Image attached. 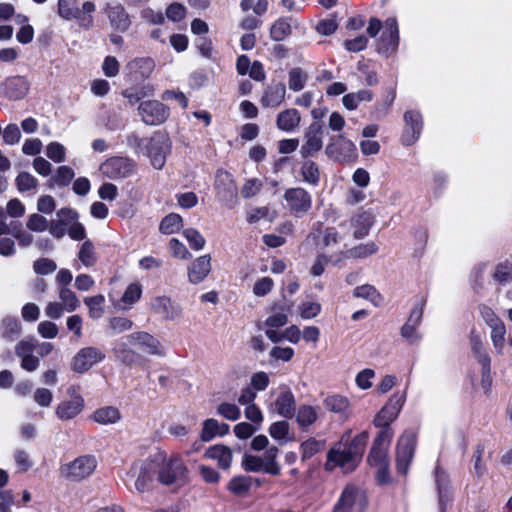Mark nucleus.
<instances>
[{
  "label": "nucleus",
  "mask_w": 512,
  "mask_h": 512,
  "mask_svg": "<svg viewBox=\"0 0 512 512\" xmlns=\"http://www.w3.org/2000/svg\"><path fill=\"white\" fill-rule=\"evenodd\" d=\"M399 31L395 18H388L385 21V30L381 36L378 51L388 54L396 50L398 46Z\"/></svg>",
  "instance_id": "nucleus-26"
},
{
  "label": "nucleus",
  "mask_w": 512,
  "mask_h": 512,
  "mask_svg": "<svg viewBox=\"0 0 512 512\" xmlns=\"http://www.w3.org/2000/svg\"><path fill=\"white\" fill-rule=\"evenodd\" d=\"M46 156L56 163L65 161L66 149L59 142H51L46 146Z\"/></svg>",
  "instance_id": "nucleus-63"
},
{
  "label": "nucleus",
  "mask_w": 512,
  "mask_h": 512,
  "mask_svg": "<svg viewBox=\"0 0 512 512\" xmlns=\"http://www.w3.org/2000/svg\"><path fill=\"white\" fill-rule=\"evenodd\" d=\"M183 235L193 250L199 251L204 248V246L206 244V240L201 235V233L199 231H197L196 229L187 228L183 231Z\"/></svg>",
  "instance_id": "nucleus-59"
},
{
  "label": "nucleus",
  "mask_w": 512,
  "mask_h": 512,
  "mask_svg": "<svg viewBox=\"0 0 512 512\" xmlns=\"http://www.w3.org/2000/svg\"><path fill=\"white\" fill-rule=\"evenodd\" d=\"M106 14L110 24L120 30L125 31L130 26V20L125 12V9L120 4H108L106 7Z\"/></svg>",
  "instance_id": "nucleus-33"
},
{
  "label": "nucleus",
  "mask_w": 512,
  "mask_h": 512,
  "mask_svg": "<svg viewBox=\"0 0 512 512\" xmlns=\"http://www.w3.org/2000/svg\"><path fill=\"white\" fill-rule=\"evenodd\" d=\"M78 258L85 267H92L95 265L97 258L95 255L94 245L91 241L87 240L82 244L78 252Z\"/></svg>",
  "instance_id": "nucleus-51"
},
{
  "label": "nucleus",
  "mask_w": 512,
  "mask_h": 512,
  "mask_svg": "<svg viewBox=\"0 0 512 512\" xmlns=\"http://www.w3.org/2000/svg\"><path fill=\"white\" fill-rule=\"evenodd\" d=\"M394 431H379L373 441L368 462L371 466L379 468L380 472H385L388 466V451Z\"/></svg>",
  "instance_id": "nucleus-9"
},
{
  "label": "nucleus",
  "mask_w": 512,
  "mask_h": 512,
  "mask_svg": "<svg viewBox=\"0 0 512 512\" xmlns=\"http://www.w3.org/2000/svg\"><path fill=\"white\" fill-rule=\"evenodd\" d=\"M286 98V87L281 82L268 85L261 97L260 103L264 108H277Z\"/></svg>",
  "instance_id": "nucleus-27"
},
{
  "label": "nucleus",
  "mask_w": 512,
  "mask_h": 512,
  "mask_svg": "<svg viewBox=\"0 0 512 512\" xmlns=\"http://www.w3.org/2000/svg\"><path fill=\"white\" fill-rule=\"evenodd\" d=\"M212 269L210 255L197 257L187 268L188 281L191 284H199L210 274Z\"/></svg>",
  "instance_id": "nucleus-25"
},
{
  "label": "nucleus",
  "mask_w": 512,
  "mask_h": 512,
  "mask_svg": "<svg viewBox=\"0 0 512 512\" xmlns=\"http://www.w3.org/2000/svg\"><path fill=\"white\" fill-rule=\"evenodd\" d=\"M171 143L162 133H155L145 146V155L150 159L151 165L160 170L164 167L166 156L169 154Z\"/></svg>",
  "instance_id": "nucleus-11"
},
{
  "label": "nucleus",
  "mask_w": 512,
  "mask_h": 512,
  "mask_svg": "<svg viewBox=\"0 0 512 512\" xmlns=\"http://www.w3.org/2000/svg\"><path fill=\"white\" fill-rule=\"evenodd\" d=\"M138 114L145 124L160 125L169 117V108L157 100H147L139 104Z\"/></svg>",
  "instance_id": "nucleus-19"
},
{
  "label": "nucleus",
  "mask_w": 512,
  "mask_h": 512,
  "mask_svg": "<svg viewBox=\"0 0 512 512\" xmlns=\"http://www.w3.org/2000/svg\"><path fill=\"white\" fill-rule=\"evenodd\" d=\"M127 341L132 346H137L139 349L149 355L160 354V343L152 335L145 332L133 333L127 336Z\"/></svg>",
  "instance_id": "nucleus-29"
},
{
  "label": "nucleus",
  "mask_w": 512,
  "mask_h": 512,
  "mask_svg": "<svg viewBox=\"0 0 512 512\" xmlns=\"http://www.w3.org/2000/svg\"><path fill=\"white\" fill-rule=\"evenodd\" d=\"M318 419L317 409L311 405H301L296 413L297 424L305 429L312 426Z\"/></svg>",
  "instance_id": "nucleus-39"
},
{
  "label": "nucleus",
  "mask_w": 512,
  "mask_h": 512,
  "mask_svg": "<svg viewBox=\"0 0 512 512\" xmlns=\"http://www.w3.org/2000/svg\"><path fill=\"white\" fill-rule=\"evenodd\" d=\"M378 251V246L374 242L360 244L347 250H341L331 254V263L340 266L347 259H365Z\"/></svg>",
  "instance_id": "nucleus-20"
},
{
  "label": "nucleus",
  "mask_w": 512,
  "mask_h": 512,
  "mask_svg": "<svg viewBox=\"0 0 512 512\" xmlns=\"http://www.w3.org/2000/svg\"><path fill=\"white\" fill-rule=\"evenodd\" d=\"M301 175L304 181L316 185L320 179L318 165L313 161H305L301 167Z\"/></svg>",
  "instance_id": "nucleus-53"
},
{
  "label": "nucleus",
  "mask_w": 512,
  "mask_h": 512,
  "mask_svg": "<svg viewBox=\"0 0 512 512\" xmlns=\"http://www.w3.org/2000/svg\"><path fill=\"white\" fill-rule=\"evenodd\" d=\"M368 438L369 434L366 431L356 435L352 440L349 434L343 435L328 452L326 469L340 467L346 473L353 471L362 458Z\"/></svg>",
  "instance_id": "nucleus-1"
},
{
  "label": "nucleus",
  "mask_w": 512,
  "mask_h": 512,
  "mask_svg": "<svg viewBox=\"0 0 512 512\" xmlns=\"http://www.w3.org/2000/svg\"><path fill=\"white\" fill-rule=\"evenodd\" d=\"M183 227V218L177 213H170L165 216L159 225L162 234L170 235L178 232Z\"/></svg>",
  "instance_id": "nucleus-41"
},
{
  "label": "nucleus",
  "mask_w": 512,
  "mask_h": 512,
  "mask_svg": "<svg viewBox=\"0 0 512 512\" xmlns=\"http://www.w3.org/2000/svg\"><path fill=\"white\" fill-rule=\"evenodd\" d=\"M279 454V449L272 445L266 449L262 458L264 464V472L271 475H279L281 468L279 463L277 462V457Z\"/></svg>",
  "instance_id": "nucleus-38"
},
{
  "label": "nucleus",
  "mask_w": 512,
  "mask_h": 512,
  "mask_svg": "<svg viewBox=\"0 0 512 512\" xmlns=\"http://www.w3.org/2000/svg\"><path fill=\"white\" fill-rule=\"evenodd\" d=\"M364 492L354 485H347L334 506L333 512H363L366 507Z\"/></svg>",
  "instance_id": "nucleus-12"
},
{
  "label": "nucleus",
  "mask_w": 512,
  "mask_h": 512,
  "mask_svg": "<svg viewBox=\"0 0 512 512\" xmlns=\"http://www.w3.org/2000/svg\"><path fill=\"white\" fill-rule=\"evenodd\" d=\"M151 310L165 320L173 321L182 316V308L167 296H158L151 301Z\"/></svg>",
  "instance_id": "nucleus-23"
},
{
  "label": "nucleus",
  "mask_w": 512,
  "mask_h": 512,
  "mask_svg": "<svg viewBox=\"0 0 512 512\" xmlns=\"http://www.w3.org/2000/svg\"><path fill=\"white\" fill-rule=\"evenodd\" d=\"M307 80L308 76L301 68H292L288 73V86L294 92L301 91L305 87Z\"/></svg>",
  "instance_id": "nucleus-46"
},
{
  "label": "nucleus",
  "mask_w": 512,
  "mask_h": 512,
  "mask_svg": "<svg viewBox=\"0 0 512 512\" xmlns=\"http://www.w3.org/2000/svg\"><path fill=\"white\" fill-rule=\"evenodd\" d=\"M423 315V304H418L412 309L409 318L401 328V335L410 344H416L421 339L418 327Z\"/></svg>",
  "instance_id": "nucleus-24"
},
{
  "label": "nucleus",
  "mask_w": 512,
  "mask_h": 512,
  "mask_svg": "<svg viewBox=\"0 0 512 512\" xmlns=\"http://www.w3.org/2000/svg\"><path fill=\"white\" fill-rule=\"evenodd\" d=\"M344 240V236L334 227L322 229V224L317 223L307 236V241H313L322 250H334L338 248Z\"/></svg>",
  "instance_id": "nucleus-15"
},
{
  "label": "nucleus",
  "mask_w": 512,
  "mask_h": 512,
  "mask_svg": "<svg viewBox=\"0 0 512 512\" xmlns=\"http://www.w3.org/2000/svg\"><path fill=\"white\" fill-rule=\"evenodd\" d=\"M275 398L269 404L268 411L283 418H292L296 411V399L287 385H280L274 392Z\"/></svg>",
  "instance_id": "nucleus-13"
},
{
  "label": "nucleus",
  "mask_w": 512,
  "mask_h": 512,
  "mask_svg": "<svg viewBox=\"0 0 512 512\" xmlns=\"http://www.w3.org/2000/svg\"><path fill=\"white\" fill-rule=\"evenodd\" d=\"M154 462L159 484L177 490L189 483L190 470L180 453L160 452Z\"/></svg>",
  "instance_id": "nucleus-2"
},
{
  "label": "nucleus",
  "mask_w": 512,
  "mask_h": 512,
  "mask_svg": "<svg viewBox=\"0 0 512 512\" xmlns=\"http://www.w3.org/2000/svg\"><path fill=\"white\" fill-rule=\"evenodd\" d=\"M104 359L105 354L100 349L93 346L84 347L72 358L71 369L76 373L83 374Z\"/></svg>",
  "instance_id": "nucleus-17"
},
{
  "label": "nucleus",
  "mask_w": 512,
  "mask_h": 512,
  "mask_svg": "<svg viewBox=\"0 0 512 512\" xmlns=\"http://www.w3.org/2000/svg\"><path fill=\"white\" fill-rule=\"evenodd\" d=\"M215 190L219 201L228 208L238 202V190L232 175L226 171H218L215 179Z\"/></svg>",
  "instance_id": "nucleus-14"
},
{
  "label": "nucleus",
  "mask_w": 512,
  "mask_h": 512,
  "mask_svg": "<svg viewBox=\"0 0 512 512\" xmlns=\"http://www.w3.org/2000/svg\"><path fill=\"white\" fill-rule=\"evenodd\" d=\"M132 344L127 341V337L115 343L113 348L115 356L124 363H130L133 360L132 350L129 348Z\"/></svg>",
  "instance_id": "nucleus-54"
},
{
  "label": "nucleus",
  "mask_w": 512,
  "mask_h": 512,
  "mask_svg": "<svg viewBox=\"0 0 512 512\" xmlns=\"http://www.w3.org/2000/svg\"><path fill=\"white\" fill-rule=\"evenodd\" d=\"M322 147V127L318 123H312L304 133V143L301 146L300 153L302 157L307 158L319 152Z\"/></svg>",
  "instance_id": "nucleus-22"
},
{
  "label": "nucleus",
  "mask_w": 512,
  "mask_h": 512,
  "mask_svg": "<svg viewBox=\"0 0 512 512\" xmlns=\"http://www.w3.org/2000/svg\"><path fill=\"white\" fill-rule=\"evenodd\" d=\"M394 431H379L373 441L368 462L371 466L379 468L380 472H385L388 466V451Z\"/></svg>",
  "instance_id": "nucleus-8"
},
{
  "label": "nucleus",
  "mask_w": 512,
  "mask_h": 512,
  "mask_svg": "<svg viewBox=\"0 0 512 512\" xmlns=\"http://www.w3.org/2000/svg\"><path fill=\"white\" fill-rule=\"evenodd\" d=\"M355 144L339 135L332 139L331 143L326 146V155L335 162L346 163L354 160L357 156Z\"/></svg>",
  "instance_id": "nucleus-16"
},
{
  "label": "nucleus",
  "mask_w": 512,
  "mask_h": 512,
  "mask_svg": "<svg viewBox=\"0 0 512 512\" xmlns=\"http://www.w3.org/2000/svg\"><path fill=\"white\" fill-rule=\"evenodd\" d=\"M406 401L405 391H396L387 400L385 405L375 415L373 424L380 431H393L391 423H393L399 416L402 407Z\"/></svg>",
  "instance_id": "nucleus-4"
},
{
  "label": "nucleus",
  "mask_w": 512,
  "mask_h": 512,
  "mask_svg": "<svg viewBox=\"0 0 512 512\" xmlns=\"http://www.w3.org/2000/svg\"><path fill=\"white\" fill-rule=\"evenodd\" d=\"M132 325V321L125 317H113L108 322L109 331L112 335L129 331Z\"/></svg>",
  "instance_id": "nucleus-62"
},
{
  "label": "nucleus",
  "mask_w": 512,
  "mask_h": 512,
  "mask_svg": "<svg viewBox=\"0 0 512 512\" xmlns=\"http://www.w3.org/2000/svg\"><path fill=\"white\" fill-rule=\"evenodd\" d=\"M276 217L277 212L275 210H271L267 206L254 207L247 212V221L249 223L258 222L261 219H267L268 221L272 222L276 219Z\"/></svg>",
  "instance_id": "nucleus-48"
},
{
  "label": "nucleus",
  "mask_w": 512,
  "mask_h": 512,
  "mask_svg": "<svg viewBox=\"0 0 512 512\" xmlns=\"http://www.w3.org/2000/svg\"><path fill=\"white\" fill-rule=\"evenodd\" d=\"M253 481L254 479L248 476H237L229 481L228 489L233 494L241 496L249 491ZM255 482L257 483V485L260 484V482L257 479H255Z\"/></svg>",
  "instance_id": "nucleus-42"
},
{
  "label": "nucleus",
  "mask_w": 512,
  "mask_h": 512,
  "mask_svg": "<svg viewBox=\"0 0 512 512\" xmlns=\"http://www.w3.org/2000/svg\"><path fill=\"white\" fill-rule=\"evenodd\" d=\"M268 6V0H241L240 2V8L243 12H248L252 9L257 16L265 14L268 10Z\"/></svg>",
  "instance_id": "nucleus-55"
},
{
  "label": "nucleus",
  "mask_w": 512,
  "mask_h": 512,
  "mask_svg": "<svg viewBox=\"0 0 512 512\" xmlns=\"http://www.w3.org/2000/svg\"><path fill=\"white\" fill-rule=\"evenodd\" d=\"M141 295L142 287L139 283L129 284L120 299L121 307L123 309L131 308L140 299Z\"/></svg>",
  "instance_id": "nucleus-44"
},
{
  "label": "nucleus",
  "mask_w": 512,
  "mask_h": 512,
  "mask_svg": "<svg viewBox=\"0 0 512 512\" xmlns=\"http://www.w3.org/2000/svg\"><path fill=\"white\" fill-rule=\"evenodd\" d=\"M95 11V4L91 1H86L82 4V8H80L75 14V19L81 27L90 28L93 25V16L92 13Z\"/></svg>",
  "instance_id": "nucleus-45"
},
{
  "label": "nucleus",
  "mask_w": 512,
  "mask_h": 512,
  "mask_svg": "<svg viewBox=\"0 0 512 512\" xmlns=\"http://www.w3.org/2000/svg\"><path fill=\"white\" fill-rule=\"evenodd\" d=\"M78 213L70 208H62L56 213V218L50 221L49 232L57 239H61L75 222L78 221Z\"/></svg>",
  "instance_id": "nucleus-21"
},
{
  "label": "nucleus",
  "mask_w": 512,
  "mask_h": 512,
  "mask_svg": "<svg viewBox=\"0 0 512 512\" xmlns=\"http://www.w3.org/2000/svg\"><path fill=\"white\" fill-rule=\"evenodd\" d=\"M506 328L503 323H497L496 326L491 327V340L497 353L501 354L505 345Z\"/></svg>",
  "instance_id": "nucleus-58"
},
{
  "label": "nucleus",
  "mask_w": 512,
  "mask_h": 512,
  "mask_svg": "<svg viewBox=\"0 0 512 512\" xmlns=\"http://www.w3.org/2000/svg\"><path fill=\"white\" fill-rule=\"evenodd\" d=\"M321 304L317 301L307 300L303 301L298 306V312L302 319L308 320L317 317L321 313Z\"/></svg>",
  "instance_id": "nucleus-50"
},
{
  "label": "nucleus",
  "mask_w": 512,
  "mask_h": 512,
  "mask_svg": "<svg viewBox=\"0 0 512 512\" xmlns=\"http://www.w3.org/2000/svg\"><path fill=\"white\" fill-rule=\"evenodd\" d=\"M91 419L101 425H113L121 420V413L114 406H103L92 413Z\"/></svg>",
  "instance_id": "nucleus-34"
},
{
  "label": "nucleus",
  "mask_w": 512,
  "mask_h": 512,
  "mask_svg": "<svg viewBox=\"0 0 512 512\" xmlns=\"http://www.w3.org/2000/svg\"><path fill=\"white\" fill-rule=\"evenodd\" d=\"M17 189L20 192H26L36 189L38 186V180L28 172H21L15 179Z\"/></svg>",
  "instance_id": "nucleus-57"
},
{
  "label": "nucleus",
  "mask_w": 512,
  "mask_h": 512,
  "mask_svg": "<svg viewBox=\"0 0 512 512\" xmlns=\"http://www.w3.org/2000/svg\"><path fill=\"white\" fill-rule=\"evenodd\" d=\"M325 448V442L314 438L307 439L300 445L301 460L305 461Z\"/></svg>",
  "instance_id": "nucleus-47"
},
{
  "label": "nucleus",
  "mask_w": 512,
  "mask_h": 512,
  "mask_svg": "<svg viewBox=\"0 0 512 512\" xmlns=\"http://www.w3.org/2000/svg\"><path fill=\"white\" fill-rule=\"evenodd\" d=\"M58 297L62 305L66 308L67 313L74 312L80 306V300L69 287H59Z\"/></svg>",
  "instance_id": "nucleus-43"
},
{
  "label": "nucleus",
  "mask_w": 512,
  "mask_h": 512,
  "mask_svg": "<svg viewBox=\"0 0 512 512\" xmlns=\"http://www.w3.org/2000/svg\"><path fill=\"white\" fill-rule=\"evenodd\" d=\"M127 69L130 74L135 76L136 80L145 79L151 75L154 69V62L150 58L135 59L128 63Z\"/></svg>",
  "instance_id": "nucleus-36"
},
{
  "label": "nucleus",
  "mask_w": 512,
  "mask_h": 512,
  "mask_svg": "<svg viewBox=\"0 0 512 512\" xmlns=\"http://www.w3.org/2000/svg\"><path fill=\"white\" fill-rule=\"evenodd\" d=\"M493 278L500 283L512 280V263H500L495 267Z\"/></svg>",
  "instance_id": "nucleus-64"
},
{
  "label": "nucleus",
  "mask_w": 512,
  "mask_h": 512,
  "mask_svg": "<svg viewBox=\"0 0 512 512\" xmlns=\"http://www.w3.org/2000/svg\"><path fill=\"white\" fill-rule=\"evenodd\" d=\"M299 23L292 17L279 18L270 28V36L274 41H282L292 33L293 28H298Z\"/></svg>",
  "instance_id": "nucleus-31"
},
{
  "label": "nucleus",
  "mask_w": 512,
  "mask_h": 512,
  "mask_svg": "<svg viewBox=\"0 0 512 512\" xmlns=\"http://www.w3.org/2000/svg\"><path fill=\"white\" fill-rule=\"evenodd\" d=\"M373 99V93L370 90H359L348 93L342 98L343 106L348 110H356L360 103L370 102Z\"/></svg>",
  "instance_id": "nucleus-37"
},
{
  "label": "nucleus",
  "mask_w": 512,
  "mask_h": 512,
  "mask_svg": "<svg viewBox=\"0 0 512 512\" xmlns=\"http://www.w3.org/2000/svg\"><path fill=\"white\" fill-rule=\"evenodd\" d=\"M204 457L217 462L219 468H230L233 460L232 450L225 445L217 444L210 446L204 453Z\"/></svg>",
  "instance_id": "nucleus-30"
},
{
  "label": "nucleus",
  "mask_w": 512,
  "mask_h": 512,
  "mask_svg": "<svg viewBox=\"0 0 512 512\" xmlns=\"http://www.w3.org/2000/svg\"><path fill=\"white\" fill-rule=\"evenodd\" d=\"M481 365V388L486 395L491 393L492 389V373H491V359L483 358Z\"/></svg>",
  "instance_id": "nucleus-56"
},
{
  "label": "nucleus",
  "mask_w": 512,
  "mask_h": 512,
  "mask_svg": "<svg viewBox=\"0 0 512 512\" xmlns=\"http://www.w3.org/2000/svg\"><path fill=\"white\" fill-rule=\"evenodd\" d=\"M153 93L152 87L145 86L141 88H129L123 91V96L129 101L130 104L134 105L144 97Z\"/></svg>",
  "instance_id": "nucleus-61"
},
{
  "label": "nucleus",
  "mask_w": 512,
  "mask_h": 512,
  "mask_svg": "<svg viewBox=\"0 0 512 512\" xmlns=\"http://www.w3.org/2000/svg\"><path fill=\"white\" fill-rule=\"evenodd\" d=\"M80 8L76 0H59L58 13L65 20H71Z\"/></svg>",
  "instance_id": "nucleus-60"
},
{
  "label": "nucleus",
  "mask_w": 512,
  "mask_h": 512,
  "mask_svg": "<svg viewBox=\"0 0 512 512\" xmlns=\"http://www.w3.org/2000/svg\"><path fill=\"white\" fill-rule=\"evenodd\" d=\"M155 475L157 476L155 462L145 459L134 462L122 479L131 492L142 494L151 489Z\"/></svg>",
  "instance_id": "nucleus-3"
},
{
  "label": "nucleus",
  "mask_w": 512,
  "mask_h": 512,
  "mask_svg": "<svg viewBox=\"0 0 512 512\" xmlns=\"http://www.w3.org/2000/svg\"><path fill=\"white\" fill-rule=\"evenodd\" d=\"M136 162L128 157L113 156L99 166L100 173L111 180H121L132 176L136 170Z\"/></svg>",
  "instance_id": "nucleus-6"
},
{
  "label": "nucleus",
  "mask_w": 512,
  "mask_h": 512,
  "mask_svg": "<svg viewBox=\"0 0 512 512\" xmlns=\"http://www.w3.org/2000/svg\"><path fill=\"white\" fill-rule=\"evenodd\" d=\"M301 123V115L295 108H287L280 111L275 120L276 127L283 132H295Z\"/></svg>",
  "instance_id": "nucleus-28"
},
{
  "label": "nucleus",
  "mask_w": 512,
  "mask_h": 512,
  "mask_svg": "<svg viewBox=\"0 0 512 512\" xmlns=\"http://www.w3.org/2000/svg\"><path fill=\"white\" fill-rule=\"evenodd\" d=\"M97 467V461L94 456L83 455L75 458L73 461L64 464L60 468L61 475L74 482H79L91 476Z\"/></svg>",
  "instance_id": "nucleus-7"
},
{
  "label": "nucleus",
  "mask_w": 512,
  "mask_h": 512,
  "mask_svg": "<svg viewBox=\"0 0 512 512\" xmlns=\"http://www.w3.org/2000/svg\"><path fill=\"white\" fill-rule=\"evenodd\" d=\"M6 94L10 99H23L29 91V83L23 77H13L5 83Z\"/></svg>",
  "instance_id": "nucleus-35"
},
{
  "label": "nucleus",
  "mask_w": 512,
  "mask_h": 512,
  "mask_svg": "<svg viewBox=\"0 0 512 512\" xmlns=\"http://www.w3.org/2000/svg\"><path fill=\"white\" fill-rule=\"evenodd\" d=\"M324 407L333 413H344L349 408V401L347 398L340 395H333L327 397L324 402Z\"/></svg>",
  "instance_id": "nucleus-49"
},
{
  "label": "nucleus",
  "mask_w": 512,
  "mask_h": 512,
  "mask_svg": "<svg viewBox=\"0 0 512 512\" xmlns=\"http://www.w3.org/2000/svg\"><path fill=\"white\" fill-rule=\"evenodd\" d=\"M417 443L416 433L412 430H406L399 437L396 446V465L397 470L402 475H406L409 465L413 459Z\"/></svg>",
  "instance_id": "nucleus-10"
},
{
  "label": "nucleus",
  "mask_w": 512,
  "mask_h": 512,
  "mask_svg": "<svg viewBox=\"0 0 512 512\" xmlns=\"http://www.w3.org/2000/svg\"><path fill=\"white\" fill-rule=\"evenodd\" d=\"M84 304L88 308L90 318L97 320L104 315L105 297L102 294L84 298Z\"/></svg>",
  "instance_id": "nucleus-40"
},
{
  "label": "nucleus",
  "mask_w": 512,
  "mask_h": 512,
  "mask_svg": "<svg viewBox=\"0 0 512 512\" xmlns=\"http://www.w3.org/2000/svg\"><path fill=\"white\" fill-rule=\"evenodd\" d=\"M353 295L357 298H363L370 301L373 304H377L380 300V294L376 288L370 284H364L354 289Z\"/></svg>",
  "instance_id": "nucleus-52"
},
{
  "label": "nucleus",
  "mask_w": 512,
  "mask_h": 512,
  "mask_svg": "<svg viewBox=\"0 0 512 512\" xmlns=\"http://www.w3.org/2000/svg\"><path fill=\"white\" fill-rule=\"evenodd\" d=\"M85 400L79 386L72 385L67 388L65 398L57 405L55 415L62 421H69L82 413Z\"/></svg>",
  "instance_id": "nucleus-5"
},
{
  "label": "nucleus",
  "mask_w": 512,
  "mask_h": 512,
  "mask_svg": "<svg viewBox=\"0 0 512 512\" xmlns=\"http://www.w3.org/2000/svg\"><path fill=\"white\" fill-rule=\"evenodd\" d=\"M229 432V425L220 423L214 418H209L203 421L202 429L200 432V439L203 442H209L216 436H224Z\"/></svg>",
  "instance_id": "nucleus-32"
},
{
  "label": "nucleus",
  "mask_w": 512,
  "mask_h": 512,
  "mask_svg": "<svg viewBox=\"0 0 512 512\" xmlns=\"http://www.w3.org/2000/svg\"><path fill=\"white\" fill-rule=\"evenodd\" d=\"M283 197L291 214L296 217H302L311 209L312 197L303 188L295 187L287 189Z\"/></svg>",
  "instance_id": "nucleus-18"
}]
</instances>
